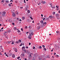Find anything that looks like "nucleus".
Here are the masks:
<instances>
[{
    "instance_id": "f257e3e1",
    "label": "nucleus",
    "mask_w": 60,
    "mask_h": 60,
    "mask_svg": "<svg viewBox=\"0 0 60 60\" xmlns=\"http://www.w3.org/2000/svg\"><path fill=\"white\" fill-rule=\"evenodd\" d=\"M6 14V12L5 11H4L2 12V16L4 17L5 16V14Z\"/></svg>"
},
{
    "instance_id": "f03ea898",
    "label": "nucleus",
    "mask_w": 60,
    "mask_h": 60,
    "mask_svg": "<svg viewBox=\"0 0 60 60\" xmlns=\"http://www.w3.org/2000/svg\"><path fill=\"white\" fill-rule=\"evenodd\" d=\"M22 50L24 51L25 53L26 52V51L25 49V47L23 46L22 48Z\"/></svg>"
},
{
    "instance_id": "7ed1b4c3",
    "label": "nucleus",
    "mask_w": 60,
    "mask_h": 60,
    "mask_svg": "<svg viewBox=\"0 0 60 60\" xmlns=\"http://www.w3.org/2000/svg\"><path fill=\"white\" fill-rule=\"evenodd\" d=\"M30 33L29 34H30V35L31 36V35H33L34 34V33H33V32H32L31 31H30Z\"/></svg>"
},
{
    "instance_id": "20e7f679",
    "label": "nucleus",
    "mask_w": 60,
    "mask_h": 60,
    "mask_svg": "<svg viewBox=\"0 0 60 60\" xmlns=\"http://www.w3.org/2000/svg\"><path fill=\"white\" fill-rule=\"evenodd\" d=\"M55 16L56 17H60V15H59V14H56V15H55Z\"/></svg>"
},
{
    "instance_id": "39448f33",
    "label": "nucleus",
    "mask_w": 60,
    "mask_h": 60,
    "mask_svg": "<svg viewBox=\"0 0 60 60\" xmlns=\"http://www.w3.org/2000/svg\"><path fill=\"white\" fill-rule=\"evenodd\" d=\"M49 18L50 19H52L54 18V16H52V15H50L49 17Z\"/></svg>"
},
{
    "instance_id": "423d86ee",
    "label": "nucleus",
    "mask_w": 60,
    "mask_h": 60,
    "mask_svg": "<svg viewBox=\"0 0 60 60\" xmlns=\"http://www.w3.org/2000/svg\"><path fill=\"white\" fill-rule=\"evenodd\" d=\"M13 49L15 51V52H17V51H18V50L16 48H14Z\"/></svg>"
},
{
    "instance_id": "0eeeda50",
    "label": "nucleus",
    "mask_w": 60,
    "mask_h": 60,
    "mask_svg": "<svg viewBox=\"0 0 60 60\" xmlns=\"http://www.w3.org/2000/svg\"><path fill=\"white\" fill-rule=\"evenodd\" d=\"M41 3L42 4H46V2L45 1H42Z\"/></svg>"
},
{
    "instance_id": "6e6552de",
    "label": "nucleus",
    "mask_w": 60,
    "mask_h": 60,
    "mask_svg": "<svg viewBox=\"0 0 60 60\" xmlns=\"http://www.w3.org/2000/svg\"><path fill=\"white\" fill-rule=\"evenodd\" d=\"M7 34V32L6 31H5L4 32V35H6Z\"/></svg>"
},
{
    "instance_id": "1a4fd4ad",
    "label": "nucleus",
    "mask_w": 60,
    "mask_h": 60,
    "mask_svg": "<svg viewBox=\"0 0 60 60\" xmlns=\"http://www.w3.org/2000/svg\"><path fill=\"white\" fill-rule=\"evenodd\" d=\"M29 36L28 38L29 39H30V40H31V38H31V36L30 35V34H29Z\"/></svg>"
},
{
    "instance_id": "9d476101",
    "label": "nucleus",
    "mask_w": 60,
    "mask_h": 60,
    "mask_svg": "<svg viewBox=\"0 0 60 60\" xmlns=\"http://www.w3.org/2000/svg\"><path fill=\"white\" fill-rule=\"evenodd\" d=\"M24 53H23H23H22L21 54V56H22V57H23V56H25V55H24Z\"/></svg>"
},
{
    "instance_id": "9b49d317",
    "label": "nucleus",
    "mask_w": 60,
    "mask_h": 60,
    "mask_svg": "<svg viewBox=\"0 0 60 60\" xmlns=\"http://www.w3.org/2000/svg\"><path fill=\"white\" fill-rule=\"evenodd\" d=\"M46 24H47V22H44L43 23V25L44 26H46Z\"/></svg>"
},
{
    "instance_id": "f8f14e48",
    "label": "nucleus",
    "mask_w": 60,
    "mask_h": 60,
    "mask_svg": "<svg viewBox=\"0 0 60 60\" xmlns=\"http://www.w3.org/2000/svg\"><path fill=\"white\" fill-rule=\"evenodd\" d=\"M12 15L13 17H15L16 15H15V14L14 13H13L12 14Z\"/></svg>"
},
{
    "instance_id": "ddd939ff",
    "label": "nucleus",
    "mask_w": 60,
    "mask_h": 60,
    "mask_svg": "<svg viewBox=\"0 0 60 60\" xmlns=\"http://www.w3.org/2000/svg\"><path fill=\"white\" fill-rule=\"evenodd\" d=\"M40 28H41V27H40V26H39L37 27V29H38V30H39V29H40Z\"/></svg>"
},
{
    "instance_id": "4468645a",
    "label": "nucleus",
    "mask_w": 60,
    "mask_h": 60,
    "mask_svg": "<svg viewBox=\"0 0 60 60\" xmlns=\"http://www.w3.org/2000/svg\"><path fill=\"white\" fill-rule=\"evenodd\" d=\"M46 19L47 21H48H48H49V20H50L49 19V18H47Z\"/></svg>"
},
{
    "instance_id": "2eb2a0df",
    "label": "nucleus",
    "mask_w": 60,
    "mask_h": 60,
    "mask_svg": "<svg viewBox=\"0 0 60 60\" xmlns=\"http://www.w3.org/2000/svg\"><path fill=\"white\" fill-rule=\"evenodd\" d=\"M46 58H50V57H49V55H47V56Z\"/></svg>"
},
{
    "instance_id": "dca6fc26",
    "label": "nucleus",
    "mask_w": 60,
    "mask_h": 60,
    "mask_svg": "<svg viewBox=\"0 0 60 60\" xmlns=\"http://www.w3.org/2000/svg\"><path fill=\"white\" fill-rule=\"evenodd\" d=\"M40 22L41 24H43V21H40Z\"/></svg>"
},
{
    "instance_id": "f3484780",
    "label": "nucleus",
    "mask_w": 60,
    "mask_h": 60,
    "mask_svg": "<svg viewBox=\"0 0 60 60\" xmlns=\"http://www.w3.org/2000/svg\"><path fill=\"white\" fill-rule=\"evenodd\" d=\"M38 48L39 49H41L42 48V47L41 46H40L38 47Z\"/></svg>"
},
{
    "instance_id": "a211bd4d",
    "label": "nucleus",
    "mask_w": 60,
    "mask_h": 60,
    "mask_svg": "<svg viewBox=\"0 0 60 60\" xmlns=\"http://www.w3.org/2000/svg\"><path fill=\"white\" fill-rule=\"evenodd\" d=\"M6 3H9V1L8 0H7L6 1Z\"/></svg>"
},
{
    "instance_id": "6ab92c4d",
    "label": "nucleus",
    "mask_w": 60,
    "mask_h": 60,
    "mask_svg": "<svg viewBox=\"0 0 60 60\" xmlns=\"http://www.w3.org/2000/svg\"><path fill=\"white\" fill-rule=\"evenodd\" d=\"M14 30H17V27H14Z\"/></svg>"
},
{
    "instance_id": "aec40b11",
    "label": "nucleus",
    "mask_w": 60,
    "mask_h": 60,
    "mask_svg": "<svg viewBox=\"0 0 60 60\" xmlns=\"http://www.w3.org/2000/svg\"><path fill=\"white\" fill-rule=\"evenodd\" d=\"M55 14H56V12H54L52 13V14L53 15H55Z\"/></svg>"
},
{
    "instance_id": "412c9836",
    "label": "nucleus",
    "mask_w": 60,
    "mask_h": 60,
    "mask_svg": "<svg viewBox=\"0 0 60 60\" xmlns=\"http://www.w3.org/2000/svg\"><path fill=\"white\" fill-rule=\"evenodd\" d=\"M18 41L19 42H21V40H19Z\"/></svg>"
},
{
    "instance_id": "4be33fe9",
    "label": "nucleus",
    "mask_w": 60,
    "mask_h": 60,
    "mask_svg": "<svg viewBox=\"0 0 60 60\" xmlns=\"http://www.w3.org/2000/svg\"><path fill=\"white\" fill-rule=\"evenodd\" d=\"M22 19L23 20H24L25 19V17H22Z\"/></svg>"
},
{
    "instance_id": "5701e85b",
    "label": "nucleus",
    "mask_w": 60,
    "mask_h": 60,
    "mask_svg": "<svg viewBox=\"0 0 60 60\" xmlns=\"http://www.w3.org/2000/svg\"><path fill=\"white\" fill-rule=\"evenodd\" d=\"M42 47L43 48H45V46L44 45H42Z\"/></svg>"
},
{
    "instance_id": "b1692460",
    "label": "nucleus",
    "mask_w": 60,
    "mask_h": 60,
    "mask_svg": "<svg viewBox=\"0 0 60 60\" xmlns=\"http://www.w3.org/2000/svg\"><path fill=\"white\" fill-rule=\"evenodd\" d=\"M11 42V41H8V44H10V42Z\"/></svg>"
},
{
    "instance_id": "393cba45",
    "label": "nucleus",
    "mask_w": 60,
    "mask_h": 60,
    "mask_svg": "<svg viewBox=\"0 0 60 60\" xmlns=\"http://www.w3.org/2000/svg\"><path fill=\"white\" fill-rule=\"evenodd\" d=\"M28 11V13H30V11L29 10H28V11Z\"/></svg>"
},
{
    "instance_id": "a878e982",
    "label": "nucleus",
    "mask_w": 60,
    "mask_h": 60,
    "mask_svg": "<svg viewBox=\"0 0 60 60\" xmlns=\"http://www.w3.org/2000/svg\"><path fill=\"white\" fill-rule=\"evenodd\" d=\"M12 57L13 58H14L15 57V55H12Z\"/></svg>"
},
{
    "instance_id": "bb28decb",
    "label": "nucleus",
    "mask_w": 60,
    "mask_h": 60,
    "mask_svg": "<svg viewBox=\"0 0 60 60\" xmlns=\"http://www.w3.org/2000/svg\"><path fill=\"white\" fill-rule=\"evenodd\" d=\"M38 59L39 60H41V59H42V58H41L40 57L38 58Z\"/></svg>"
},
{
    "instance_id": "cd10ccee",
    "label": "nucleus",
    "mask_w": 60,
    "mask_h": 60,
    "mask_svg": "<svg viewBox=\"0 0 60 60\" xmlns=\"http://www.w3.org/2000/svg\"><path fill=\"white\" fill-rule=\"evenodd\" d=\"M8 33H10L11 32V30H8Z\"/></svg>"
},
{
    "instance_id": "c85d7f7f",
    "label": "nucleus",
    "mask_w": 60,
    "mask_h": 60,
    "mask_svg": "<svg viewBox=\"0 0 60 60\" xmlns=\"http://www.w3.org/2000/svg\"><path fill=\"white\" fill-rule=\"evenodd\" d=\"M16 14L17 15H18V14H19V12H16Z\"/></svg>"
},
{
    "instance_id": "c756f323",
    "label": "nucleus",
    "mask_w": 60,
    "mask_h": 60,
    "mask_svg": "<svg viewBox=\"0 0 60 60\" xmlns=\"http://www.w3.org/2000/svg\"><path fill=\"white\" fill-rule=\"evenodd\" d=\"M43 49H44V50H45V51H46V49L44 48Z\"/></svg>"
},
{
    "instance_id": "7c9ffc66",
    "label": "nucleus",
    "mask_w": 60,
    "mask_h": 60,
    "mask_svg": "<svg viewBox=\"0 0 60 60\" xmlns=\"http://www.w3.org/2000/svg\"><path fill=\"white\" fill-rule=\"evenodd\" d=\"M12 24L13 25V26H14V25H15V23L13 22L12 23Z\"/></svg>"
},
{
    "instance_id": "2f4dec72",
    "label": "nucleus",
    "mask_w": 60,
    "mask_h": 60,
    "mask_svg": "<svg viewBox=\"0 0 60 60\" xmlns=\"http://www.w3.org/2000/svg\"><path fill=\"white\" fill-rule=\"evenodd\" d=\"M57 19H59V17H57Z\"/></svg>"
},
{
    "instance_id": "473e14b6",
    "label": "nucleus",
    "mask_w": 60,
    "mask_h": 60,
    "mask_svg": "<svg viewBox=\"0 0 60 60\" xmlns=\"http://www.w3.org/2000/svg\"><path fill=\"white\" fill-rule=\"evenodd\" d=\"M9 22H11V20H10V19H9Z\"/></svg>"
},
{
    "instance_id": "72a5a7b5",
    "label": "nucleus",
    "mask_w": 60,
    "mask_h": 60,
    "mask_svg": "<svg viewBox=\"0 0 60 60\" xmlns=\"http://www.w3.org/2000/svg\"><path fill=\"white\" fill-rule=\"evenodd\" d=\"M8 6H11V4H8Z\"/></svg>"
},
{
    "instance_id": "f704fd0d",
    "label": "nucleus",
    "mask_w": 60,
    "mask_h": 60,
    "mask_svg": "<svg viewBox=\"0 0 60 60\" xmlns=\"http://www.w3.org/2000/svg\"><path fill=\"white\" fill-rule=\"evenodd\" d=\"M52 8H53L54 9L56 8H55V6H54V7H52Z\"/></svg>"
},
{
    "instance_id": "c9c22d12",
    "label": "nucleus",
    "mask_w": 60,
    "mask_h": 60,
    "mask_svg": "<svg viewBox=\"0 0 60 60\" xmlns=\"http://www.w3.org/2000/svg\"><path fill=\"white\" fill-rule=\"evenodd\" d=\"M19 58H20V56H19V57L17 58V59H19Z\"/></svg>"
},
{
    "instance_id": "e433bc0d",
    "label": "nucleus",
    "mask_w": 60,
    "mask_h": 60,
    "mask_svg": "<svg viewBox=\"0 0 60 60\" xmlns=\"http://www.w3.org/2000/svg\"><path fill=\"white\" fill-rule=\"evenodd\" d=\"M17 32L18 33H19V32H20V31H19V30L17 31Z\"/></svg>"
},
{
    "instance_id": "4c0bfd02",
    "label": "nucleus",
    "mask_w": 60,
    "mask_h": 60,
    "mask_svg": "<svg viewBox=\"0 0 60 60\" xmlns=\"http://www.w3.org/2000/svg\"><path fill=\"white\" fill-rule=\"evenodd\" d=\"M21 31H23V28H21Z\"/></svg>"
},
{
    "instance_id": "58836bf2",
    "label": "nucleus",
    "mask_w": 60,
    "mask_h": 60,
    "mask_svg": "<svg viewBox=\"0 0 60 60\" xmlns=\"http://www.w3.org/2000/svg\"><path fill=\"white\" fill-rule=\"evenodd\" d=\"M56 7L57 8H58L59 7V6H56Z\"/></svg>"
},
{
    "instance_id": "ea45409f",
    "label": "nucleus",
    "mask_w": 60,
    "mask_h": 60,
    "mask_svg": "<svg viewBox=\"0 0 60 60\" xmlns=\"http://www.w3.org/2000/svg\"><path fill=\"white\" fill-rule=\"evenodd\" d=\"M19 41H16V43H19Z\"/></svg>"
},
{
    "instance_id": "a19ab883",
    "label": "nucleus",
    "mask_w": 60,
    "mask_h": 60,
    "mask_svg": "<svg viewBox=\"0 0 60 60\" xmlns=\"http://www.w3.org/2000/svg\"><path fill=\"white\" fill-rule=\"evenodd\" d=\"M25 28L26 29H27V26H26L25 27Z\"/></svg>"
},
{
    "instance_id": "79ce46f5",
    "label": "nucleus",
    "mask_w": 60,
    "mask_h": 60,
    "mask_svg": "<svg viewBox=\"0 0 60 60\" xmlns=\"http://www.w3.org/2000/svg\"><path fill=\"white\" fill-rule=\"evenodd\" d=\"M3 30H0V32H3Z\"/></svg>"
},
{
    "instance_id": "37998d69",
    "label": "nucleus",
    "mask_w": 60,
    "mask_h": 60,
    "mask_svg": "<svg viewBox=\"0 0 60 60\" xmlns=\"http://www.w3.org/2000/svg\"><path fill=\"white\" fill-rule=\"evenodd\" d=\"M22 43H21V44H20V46H22Z\"/></svg>"
},
{
    "instance_id": "c03bdc74",
    "label": "nucleus",
    "mask_w": 60,
    "mask_h": 60,
    "mask_svg": "<svg viewBox=\"0 0 60 60\" xmlns=\"http://www.w3.org/2000/svg\"><path fill=\"white\" fill-rule=\"evenodd\" d=\"M12 44H14V42L13 41L11 43Z\"/></svg>"
},
{
    "instance_id": "a18cd8bd",
    "label": "nucleus",
    "mask_w": 60,
    "mask_h": 60,
    "mask_svg": "<svg viewBox=\"0 0 60 60\" xmlns=\"http://www.w3.org/2000/svg\"><path fill=\"white\" fill-rule=\"evenodd\" d=\"M41 27H43V25L41 24Z\"/></svg>"
},
{
    "instance_id": "49530a36",
    "label": "nucleus",
    "mask_w": 60,
    "mask_h": 60,
    "mask_svg": "<svg viewBox=\"0 0 60 60\" xmlns=\"http://www.w3.org/2000/svg\"><path fill=\"white\" fill-rule=\"evenodd\" d=\"M30 19H32V20H33V19L32 17H30Z\"/></svg>"
},
{
    "instance_id": "de8ad7c7",
    "label": "nucleus",
    "mask_w": 60,
    "mask_h": 60,
    "mask_svg": "<svg viewBox=\"0 0 60 60\" xmlns=\"http://www.w3.org/2000/svg\"><path fill=\"white\" fill-rule=\"evenodd\" d=\"M25 9L26 10V11H27V10H28V9H27V8H26V7L25 8Z\"/></svg>"
},
{
    "instance_id": "09e8293b",
    "label": "nucleus",
    "mask_w": 60,
    "mask_h": 60,
    "mask_svg": "<svg viewBox=\"0 0 60 60\" xmlns=\"http://www.w3.org/2000/svg\"><path fill=\"white\" fill-rule=\"evenodd\" d=\"M30 57H32V56H31V53H30Z\"/></svg>"
},
{
    "instance_id": "8fccbe9b",
    "label": "nucleus",
    "mask_w": 60,
    "mask_h": 60,
    "mask_svg": "<svg viewBox=\"0 0 60 60\" xmlns=\"http://www.w3.org/2000/svg\"><path fill=\"white\" fill-rule=\"evenodd\" d=\"M56 56L57 57H58V56H59L58 55H56Z\"/></svg>"
},
{
    "instance_id": "3c124183",
    "label": "nucleus",
    "mask_w": 60,
    "mask_h": 60,
    "mask_svg": "<svg viewBox=\"0 0 60 60\" xmlns=\"http://www.w3.org/2000/svg\"><path fill=\"white\" fill-rule=\"evenodd\" d=\"M17 20H19V18H17Z\"/></svg>"
},
{
    "instance_id": "603ef678",
    "label": "nucleus",
    "mask_w": 60,
    "mask_h": 60,
    "mask_svg": "<svg viewBox=\"0 0 60 60\" xmlns=\"http://www.w3.org/2000/svg\"><path fill=\"white\" fill-rule=\"evenodd\" d=\"M45 19H45V18H44L43 19V21H44V20Z\"/></svg>"
},
{
    "instance_id": "864d4df0",
    "label": "nucleus",
    "mask_w": 60,
    "mask_h": 60,
    "mask_svg": "<svg viewBox=\"0 0 60 60\" xmlns=\"http://www.w3.org/2000/svg\"><path fill=\"white\" fill-rule=\"evenodd\" d=\"M29 28H30H30H31V27L30 26H29Z\"/></svg>"
},
{
    "instance_id": "5fc2aeb1",
    "label": "nucleus",
    "mask_w": 60,
    "mask_h": 60,
    "mask_svg": "<svg viewBox=\"0 0 60 60\" xmlns=\"http://www.w3.org/2000/svg\"><path fill=\"white\" fill-rule=\"evenodd\" d=\"M1 2H4V0H2L1 1Z\"/></svg>"
},
{
    "instance_id": "6e6d98bb",
    "label": "nucleus",
    "mask_w": 60,
    "mask_h": 60,
    "mask_svg": "<svg viewBox=\"0 0 60 60\" xmlns=\"http://www.w3.org/2000/svg\"><path fill=\"white\" fill-rule=\"evenodd\" d=\"M52 59H54V56H52Z\"/></svg>"
},
{
    "instance_id": "4d7b16f0",
    "label": "nucleus",
    "mask_w": 60,
    "mask_h": 60,
    "mask_svg": "<svg viewBox=\"0 0 60 60\" xmlns=\"http://www.w3.org/2000/svg\"><path fill=\"white\" fill-rule=\"evenodd\" d=\"M31 43H29V45H31Z\"/></svg>"
},
{
    "instance_id": "13d9d810",
    "label": "nucleus",
    "mask_w": 60,
    "mask_h": 60,
    "mask_svg": "<svg viewBox=\"0 0 60 60\" xmlns=\"http://www.w3.org/2000/svg\"><path fill=\"white\" fill-rule=\"evenodd\" d=\"M19 21H22V20H21V19H20V20H19Z\"/></svg>"
},
{
    "instance_id": "bf43d9fd",
    "label": "nucleus",
    "mask_w": 60,
    "mask_h": 60,
    "mask_svg": "<svg viewBox=\"0 0 60 60\" xmlns=\"http://www.w3.org/2000/svg\"><path fill=\"white\" fill-rule=\"evenodd\" d=\"M26 48H27V49H28V47H27V46H26Z\"/></svg>"
},
{
    "instance_id": "052dcab7",
    "label": "nucleus",
    "mask_w": 60,
    "mask_h": 60,
    "mask_svg": "<svg viewBox=\"0 0 60 60\" xmlns=\"http://www.w3.org/2000/svg\"><path fill=\"white\" fill-rule=\"evenodd\" d=\"M0 55H2V53L0 52Z\"/></svg>"
},
{
    "instance_id": "680f3d73",
    "label": "nucleus",
    "mask_w": 60,
    "mask_h": 60,
    "mask_svg": "<svg viewBox=\"0 0 60 60\" xmlns=\"http://www.w3.org/2000/svg\"><path fill=\"white\" fill-rule=\"evenodd\" d=\"M35 47H34L33 48V49H35Z\"/></svg>"
},
{
    "instance_id": "e2e57ef3",
    "label": "nucleus",
    "mask_w": 60,
    "mask_h": 60,
    "mask_svg": "<svg viewBox=\"0 0 60 60\" xmlns=\"http://www.w3.org/2000/svg\"><path fill=\"white\" fill-rule=\"evenodd\" d=\"M41 16L42 17H43V15L42 14H41Z\"/></svg>"
},
{
    "instance_id": "0e129e2a",
    "label": "nucleus",
    "mask_w": 60,
    "mask_h": 60,
    "mask_svg": "<svg viewBox=\"0 0 60 60\" xmlns=\"http://www.w3.org/2000/svg\"><path fill=\"white\" fill-rule=\"evenodd\" d=\"M15 2L16 3H17V1H15Z\"/></svg>"
},
{
    "instance_id": "69168bd1",
    "label": "nucleus",
    "mask_w": 60,
    "mask_h": 60,
    "mask_svg": "<svg viewBox=\"0 0 60 60\" xmlns=\"http://www.w3.org/2000/svg\"><path fill=\"white\" fill-rule=\"evenodd\" d=\"M2 14V12H0V15H1Z\"/></svg>"
},
{
    "instance_id": "338daca9",
    "label": "nucleus",
    "mask_w": 60,
    "mask_h": 60,
    "mask_svg": "<svg viewBox=\"0 0 60 60\" xmlns=\"http://www.w3.org/2000/svg\"><path fill=\"white\" fill-rule=\"evenodd\" d=\"M56 33H59V31H56Z\"/></svg>"
},
{
    "instance_id": "774afa93",
    "label": "nucleus",
    "mask_w": 60,
    "mask_h": 60,
    "mask_svg": "<svg viewBox=\"0 0 60 60\" xmlns=\"http://www.w3.org/2000/svg\"><path fill=\"white\" fill-rule=\"evenodd\" d=\"M58 13H60V11H58Z\"/></svg>"
}]
</instances>
